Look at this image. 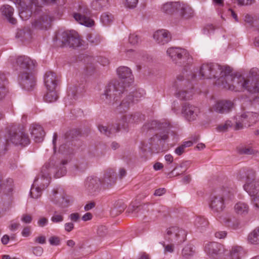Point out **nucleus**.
<instances>
[{
	"mask_svg": "<svg viewBox=\"0 0 259 259\" xmlns=\"http://www.w3.org/2000/svg\"><path fill=\"white\" fill-rule=\"evenodd\" d=\"M16 63L22 70L21 71L20 84L24 89L29 91L35 85L33 69L36 62L26 56H20L16 60Z\"/></svg>",
	"mask_w": 259,
	"mask_h": 259,
	"instance_id": "1",
	"label": "nucleus"
},
{
	"mask_svg": "<svg viewBox=\"0 0 259 259\" xmlns=\"http://www.w3.org/2000/svg\"><path fill=\"white\" fill-rule=\"evenodd\" d=\"M235 189L227 185L223 186L219 193L210 197L209 206L213 213L219 214L226 208V202L234 198Z\"/></svg>",
	"mask_w": 259,
	"mask_h": 259,
	"instance_id": "2",
	"label": "nucleus"
},
{
	"mask_svg": "<svg viewBox=\"0 0 259 259\" xmlns=\"http://www.w3.org/2000/svg\"><path fill=\"white\" fill-rule=\"evenodd\" d=\"M124 89L125 88L121 85L119 81L110 83L106 87L104 94L101 96V99L110 105H117Z\"/></svg>",
	"mask_w": 259,
	"mask_h": 259,
	"instance_id": "3",
	"label": "nucleus"
},
{
	"mask_svg": "<svg viewBox=\"0 0 259 259\" xmlns=\"http://www.w3.org/2000/svg\"><path fill=\"white\" fill-rule=\"evenodd\" d=\"M67 163L66 160H63L59 165L55 167L54 163L52 161L46 163L41 168L40 172L41 180H43V184L48 186L50 183V175L55 172V177L60 178L66 173V169L64 166Z\"/></svg>",
	"mask_w": 259,
	"mask_h": 259,
	"instance_id": "4",
	"label": "nucleus"
},
{
	"mask_svg": "<svg viewBox=\"0 0 259 259\" xmlns=\"http://www.w3.org/2000/svg\"><path fill=\"white\" fill-rule=\"evenodd\" d=\"M186 82L184 76L180 74L172 83V87L175 90V95L181 100H190L194 94L193 88L185 87Z\"/></svg>",
	"mask_w": 259,
	"mask_h": 259,
	"instance_id": "5",
	"label": "nucleus"
},
{
	"mask_svg": "<svg viewBox=\"0 0 259 259\" xmlns=\"http://www.w3.org/2000/svg\"><path fill=\"white\" fill-rule=\"evenodd\" d=\"M235 130L242 129L244 127L249 126L259 121V113L244 112L234 117Z\"/></svg>",
	"mask_w": 259,
	"mask_h": 259,
	"instance_id": "6",
	"label": "nucleus"
},
{
	"mask_svg": "<svg viewBox=\"0 0 259 259\" xmlns=\"http://www.w3.org/2000/svg\"><path fill=\"white\" fill-rule=\"evenodd\" d=\"M57 41L61 46L78 47L81 45V40L77 32L74 30L66 31L56 36Z\"/></svg>",
	"mask_w": 259,
	"mask_h": 259,
	"instance_id": "7",
	"label": "nucleus"
},
{
	"mask_svg": "<svg viewBox=\"0 0 259 259\" xmlns=\"http://www.w3.org/2000/svg\"><path fill=\"white\" fill-rule=\"evenodd\" d=\"M187 232L177 227H170L166 230V238L172 244L178 245L186 239Z\"/></svg>",
	"mask_w": 259,
	"mask_h": 259,
	"instance_id": "8",
	"label": "nucleus"
},
{
	"mask_svg": "<svg viewBox=\"0 0 259 259\" xmlns=\"http://www.w3.org/2000/svg\"><path fill=\"white\" fill-rule=\"evenodd\" d=\"M244 90L252 94L259 93V70L253 68L250 69L246 78V85Z\"/></svg>",
	"mask_w": 259,
	"mask_h": 259,
	"instance_id": "9",
	"label": "nucleus"
},
{
	"mask_svg": "<svg viewBox=\"0 0 259 259\" xmlns=\"http://www.w3.org/2000/svg\"><path fill=\"white\" fill-rule=\"evenodd\" d=\"M91 11L85 6H79L78 12L73 14V17L76 21L79 24L87 27L94 25V21L90 18Z\"/></svg>",
	"mask_w": 259,
	"mask_h": 259,
	"instance_id": "10",
	"label": "nucleus"
},
{
	"mask_svg": "<svg viewBox=\"0 0 259 259\" xmlns=\"http://www.w3.org/2000/svg\"><path fill=\"white\" fill-rule=\"evenodd\" d=\"M30 2L31 4L30 6H26L25 3L21 0H14V2L19 9V16L22 20H26L29 18L32 13L33 7L35 10L34 13L37 11V0H30Z\"/></svg>",
	"mask_w": 259,
	"mask_h": 259,
	"instance_id": "11",
	"label": "nucleus"
},
{
	"mask_svg": "<svg viewBox=\"0 0 259 259\" xmlns=\"http://www.w3.org/2000/svg\"><path fill=\"white\" fill-rule=\"evenodd\" d=\"M223 66L211 63L203 64L199 70V74L203 78H218Z\"/></svg>",
	"mask_w": 259,
	"mask_h": 259,
	"instance_id": "12",
	"label": "nucleus"
},
{
	"mask_svg": "<svg viewBox=\"0 0 259 259\" xmlns=\"http://www.w3.org/2000/svg\"><path fill=\"white\" fill-rule=\"evenodd\" d=\"M234 75L230 67L223 66L221 72H220L217 78L216 83L224 89L230 90V87H228L227 85L232 86Z\"/></svg>",
	"mask_w": 259,
	"mask_h": 259,
	"instance_id": "13",
	"label": "nucleus"
},
{
	"mask_svg": "<svg viewBox=\"0 0 259 259\" xmlns=\"http://www.w3.org/2000/svg\"><path fill=\"white\" fill-rule=\"evenodd\" d=\"M233 101L228 100H219L211 105L210 110L220 114H227L234 108Z\"/></svg>",
	"mask_w": 259,
	"mask_h": 259,
	"instance_id": "14",
	"label": "nucleus"
},
{
	"mask_svg": "<svg viewBox=\"0 0 259 259\" xmlns=\"http://www.w3.org/2000/svg\"><path fill=\"white\" fill-rule=\"evenodd\" d=\"M182 113L188 121H194L198 119L201 114L200 109L190 104H185L182 107Z\"/></svg>",
	"mask_w": 259,
	"mask_h": 259,
	"instance_id": "15",
	"label": "nucleus"
},
{
	"mask_svg": "<svg viewBox=\"0 0 259 259\" xmlns=\"http://www.w3.org/2000/svg\"><path fill=\"white\" fill-rule=\"evenodd\" d=\"M204 250L207 254L213 258L219 257L222 254L225 255L227 252L223 245L216 242L206 243Z\"/></svg>",
	"mask_w": 259,
	"mask_h": 259,
	"instance_id": "16",
	"label": "nucleus"
},
{
	"mask_svg": "<svg viewBox=\"0 0 259 259\" xmlns=\"http://www.w3.org/2000/svg\"><path fill=\"white\" fill-rule=\"evenodd\" d=\"M244 189L251 197L257 194L259 191V179H255L254 172H251L250 176H247Z\"/></svg>",
	"mask_w": 259,
	"mask_h": 259,
	"instance_id": "17",
	"label": "nucleus"
},
{
	"mask_svg": "<svg viewBox=\"0 0 259 259\" xmlns=\"http://www.w3.org/2000/svg\"><path fill=\"white\" fill-rule=\"evenodd\" d=\"M117 74L121 79L120 84L125 88L133 82L134 77L131 69L126 66H120L117 69Z\"/></svg>",
	"mask_w": 259,
	"mask_h": 259,
	"instance_id": "18",
	"label": "nucleus"
},
{
	"mask_svg": "<svg viewBox=\"0 0 259 259\" xmlns=\"http://www.w3.org/2000/svg\"><path fill=\"white\" fill-rule=\"evenodd\" d=\"M85 188L89 193L95 194L99 192L102 188L101 180L96 177H88L85 182Z\"/></svg>",
	"mask_w": 259,
	"mask_h": 259,
	"instance_id": "19",
	"label": "nucleus"
},
{
	"mask_svg": "<svg viewBox=\"0 0 259 259\" xmlns=\"http://www.w3.org/2000/svg\"><path fill=\"white\" fill-rule=\"evenodd\" d=\"M9 140L16 145L25 146L30 143L28 136L23 132L11 134Z\"/></svg>",
	"mask_w": 259,
	"mask_h": 259,
	"instance_id": "20",
	"label": "nucleus"
},
{
	"mask_svg": "<svg viewBox=\"0 0 259 259\" xmlns=\"http://www.w3.org/2000/svg\"><path fill=\"white\" fill-rule=\"evenodd\" d=\"M232 86L230 87V90L235 92H241L244 91L245 85H246V78L242 75H234L233 81Z\"/></svg>",
	"mask_w": 259,
	"mask_h": 259,
	"instance_id": "21",
	"label": "nucleus"
},
{
	"mask_svg": "<svg viewBox=\"0 0 259 259\" xmlns=\"http://www.w3.org/2000/svg\"><path fill=\"white\" fill-rule=\"evenodd\" d=\"M166 54L174 61H176L183 58H187L189 56V53L186 50L178 48L168 49Z\"/></svg>",
	"mask_w": 259,
	"mask_h": 259,
	"instance_id": "22",
	"label": "nucleus"
},
{
	"mask_svg": "<svg viewBox=\"0 0 259 259\" xmlns=\"http://www.w3.org/2000/svg\"><path fill=\"white\" fill-rule=\"evenodd\" d=\"M153 37L155 41L160 45L167 44L171 40L170 33L165 29L158 30L155 31Z\"/></svg>",
	"mask_w": 259,
	"mask_h": 259,
	"instance_id": "23",
	"label": "nucleus"
},
{
	"mask_svg": "<svg viewBox=\"0 0 259 259\" xmlns=\"http://www.w3.org/2000/svg\"><path fill=\"white\" fill-rule=\"evenodd\" d=\"M101 180L102 186L109 188L113 185L116 181L115 172L111 169L107 170Z\"/></svg>",
	"mask_w": 259,
	"mask_h": 259,
	"instance_id": "24",
	"label": "nucleus"
},
{
	"mask_svg": "<svg viewBox=\"0 0 259 259\" xmlns=\"http://www.w3.org/2000/svg\"><path fill=\"white\" fill-rule=\"evenodd\" d=\"M53 20V17L44 14L38 19L33 21L32 25L36 28L46 29L50 26V24Z\"/></svg>",
	"mask_w": 259,
	"mask_h": 259,
	"instance_id": "25",
	"label": "nucleus"
},
{
	"mask_svg": "<svg viewBox=\"0 0 259 259\" xmlns=\"http://www.w3.org/2000/svg\"><path fill=\"white\" fill-rule=\"evenodd\" d=\"M30 131L35 142L39 143L43 141L45 133L40 125L36 123L32 124L30 127Z\"/></svg>",
	"mask_w": 259,
	"mask_h": 259,
	"instance_id": "26",
	"label": "nucleus"
},
{
	"mask_svg": "<svg viewBox=\"0 0 259 259\" xmlns=\"http://www.w3.org/2000/svg\"><path fill=\"white\" fill-rule=\"evenodd\" d=\"M56 74L51 71L47 72L44 77V82L47 90L56 89L57 84Z\"/></svg>",
	"mask_w": 259,
	"mask_h": 259,
	"instance_id": "27",
	"label": "nucleus"
},
{
	"mask_svg": "<svg viewBox=\"0 0 259 259\" xmlns=\"http://www.w3.org/2000/svg\"><path fill=\"white\" fill-rule=\"evenodd\" d=\"M137 119L136 115L125 114L122 116L116 126L119 127V130L121 128L125 130L129 124L136 122Z\"/></svg>",
	"mask_w": 259,
	"mask_h": 259,
	"instance_id": "28",
	"label": "nucleus"
},
{
	"mask_svg": "<svg viewBox=\"0 0 259 259\" xmlns=\"http://www.w3.org/2000/svg\"><path fill=\"white\" fill-rule=\"evenodd\" d=\"M245 254L243 248L238 245H235L232 247L229 252H226L225 255H229L231 259H241Z\"/></svg>",
	"mask_w": 259,
	"mask_h": 259,
	"instance_id": "29",
	"label": "nucleus"
},
{
	"mask_svg": "<svg viewBox=\"0 0 259 259\" xmlns=\"http://www.w3.org/2000/svg\"><path fill=\"white\" fill-rule=\"evenodd\" d=\"M1 11L8 20V21L12 24H15L17 22L16 19L12 17L14 10L9 5H4L1 8Z\"/></svg>",
	"mask_w": 259,
	"mask_h": 259,
	"instance_id": "30",
	"label": "nucleus"
},
{
	"mask_svg": "<svg viewBox=\"0 0 259 259\" xmlns=\"http://www.w3.org/2000/svg\"><path fill=\"white\" fill-rule=\"evenodd\" d=\"M181 15L185 19H189L194 16V11L192 8L186 4L181 3L178 8Z\"/></svg>",
	"mask_w": 259,
	"mask_h": 259,
	"instance_id": "31",
	"label": "nucleus"
},
{
	"mask_svg": "<svg viewBox=\"0 0 259 259\" xmlns=\"http://www.w3.org/2000/svg\"><path fill=\"white\" fill-rule=\"evenodd\" d=\"M234 210L236 214L240 215H245L249 211V206L246 203L240 201L234 205Z\"/></svg>",
	"mask_w": 259,
	"mask_h": 259,
	"instance_id": "32",
	"label": "nucleus"
},
{
	"mask_svg": "<svg viewBox=\"0 0 259 259\" xmlns=\"http://www.w3.org/2000/svg\"><path fill=\"white\" fill-rule=\"evenodd\" d=\"M180 7V2H168L162 5L161 10L164 13L170 14L175 10L178 11V8Z\"/></svg>",
	"mask_w": 259,
	"mask_h": 259,
	"instance_id": "33",
	"label": "nucleus"
},
{
	"mask_svg": "<svg viewBox=\"0 0 259 259\" xmlns=\"http://www.w3.org/2000/svg\"><path fill=\"white\" fill-rule=\"evenodd\" d=\"M247 240V242L251 244H259V226L249 233Z\"/></svg>",
	"mask_w": 259,
	"mask_h": 259,
	"instance_id": "34",
	"label": "nucleus"
},
{
	"mask_svg": "<svg viewBox=\"0 0 259 259\" xmlns=\"http://www.w3.org/2000/svg\"><path fill=\"white\" fill-rule=\"evenodd\" d=\"M98 129L101 133L107 136H109L110 135L119 131V128L118 126H116V124L112 125L110 127H107L106 126L100 125H99Z\"/></svg>",
	"mask_w": 259,
	"mask_h": 259,
	"instance_id": "35",
	"label": "nucleus"
},
{
	"mask_svg": "<svg viewBox=\"0 0 259 259\" xmlns=\"http://www.w3.org/2000/svg\"><path fill=\"white\" fill-rule=\"evenodd\" d=\"M0 177V193L3 192L6 194H9L13 190L12 181L7 180L5 183H2Z\"/></svg>",
	"mask_w": 259,
	"mask_h": 259,
	"instance_id": "36",
	"label": "nucleus"
},
{
	"mask_svg": "<svg viewBox=\"0 0 259 259\" xmlns=\"http://www.w3.org/2000/svg\"><path fill=\"white\" fill-rule=\"evenodd\" d=\"M34 185L35 184H33L31 188L30 194L32 198L37 199L41 196L42 190L46 188L48 186L45 185V184L43 183L42 185H40V187H35Z\"/></svg>",
	"mask_w": 259,
	"mask_h": 259,
	"instance_id": "37",
	"label": "nucleus"
},
{
	"mask_svg": "<svg viewBox=\"0 0 259 259\" xmlns=\"http://www.w3.org/2000/svg\"><path fill=\"white\" fill-rule=\"evenodd\" d=\"M58 98V95L56 89L47 90V94L45 96V101L49 103H52L56 101Z\"/></svg>",
	"mask_w": 259,
	"mask_h": 259,
	"instance_id": "38",
	"label": "nucleus"
},
{
	"mask_svg": "<svg viewBox=\"0 0 259 259\" xmlns=\"http://www.w3.org/2000/svg\"><path fill=\"white\" fill-rule=\"evenodd\" d=\"M238 152L242 154L257 155L258 151L253 149L250 147L241 146L238 148Z\"/></svg>",
	"mask_w": 259,
	"mask_h": 259,
	"instance_id": "39",
	"label": "nucleus"
},
{
	"mask_svg": "<svg viewBox=\"0 0 259 259\" xmlns=\"http://www.w3.org/2000/svg\"><path fill=\"white\" fill-rule=\"evenodd\" d=\"M127 55L129 57H133L138 60H145L149 59V57L144 53L136 52L133 50H130L126 51Z\"/></svg>",
	"mask_w": 259,
	"mask_h": 259,
	"instance_id": "40",
	"label": "nucleus"
},
{
	"mask_svg": "<svg viewBox=\"0 0 259 259\" xmlns=\"http://www.w3.org/2000/svg\"><path fill=\"white\" fill-rule=\"evenodd\" d=\"M62 201L60 202L59 205L62 208L68 207L73 201L72 197L66 194L61 196Z\"/></svg>",
	"mask_w": 259,
	"mask_h": 259,
	"instance_id": "41",
	"label": "nucleus"
},
{
	"mask_svg": "<svg viewBox=\"0 0 259 259\" xmlns=\"http://www.w3.org/2000/svg\"><path fill=\"white\" fill-rule=\"evenodd\" d=\"M235 125L233 126V123L230 120H227L225 123L219 124L216 128L217 131L219 132H225L231 127L234 128Z\"/></svg>",
	"mask_w": 259,
	"mask_h": 259,
	"instance_id": "42",
	"label": "nucleus"
},
{
	"mask_svg": "<svg viewBox=\"0 0 259 259\" xmlns=\"http://www.w3.org/2000/svg\"><path fill=\"white\" fill-rule=\"evenodd\" d=\"M194 253L192 247L187 245L183 249L182 254L184 259H190L193 255Z\"/></svg>",
	"mask_w": 259,
	"mask_h": 259,
	"instance_id": "43",
	"label": "nucleus"
},
{
	"mask_svg": "<svg viewBox=\"0 0 259 259\" xmlns=\"http://www.w3.org/2000/svg\"><path fill=\"white\" fill-rule=\"evenodd\" d=\"M101 21L104 25H107L112 22L113 16L108 13H104L101 16Z\"/></svg>",
	"mask_w": 259,
	"mask_h": 259,
	"instance_id": "44",
	"label": "nucleus"
},
{
	"mask_svg": "<svg viewBox=\"0 0 259 259\" xmlns=\"http://www.w3.org/2000/svg\"><path fill=\"white\" fill-rule=\"evenodd\" d=\"M88 40L94 45H98L101 41L100 36L98 34H90L87 36Z\"/></svg>",
	"mask_w": 259,
	"mask_h": 259,
	"instance_id": "45",
	"label": "nucleus"
},
{
	"mask_svg": "<svg viewBox=\"0 0 259 259\" xmlns=\"http://www.w3.org/2000/svg\"><path fill=\"white\" fill-rule=\"evenodd\" d=\"M64 220V215L62 212L55 211L51 218V221L54 223H60Z\"/></svg>",
	"mask_w": 259,
	"mask_h": 259,
	"instance_id": "46",
	"label": "nucleus"
},
{
	"mask_svg": "<svg viewBox=\"0 0 259 259\" xmlns=\"http://www.w3.org/2000/svg\"><path fill=\"white\" fill-rule=\"evenodd\" d=\"M215 216L222 223H224L226 225L229 226L231 222V219L228 214H221V213H220L219 214H216Z\"/></svg>",
	"mask_w": 259,
	"mask_h": 259,
	"instance_id": "47",
	"label": "nucleus"
},
{
	"mask_svg": "<svg viewBox=\"0 0 259 259\" xmlns=\"http://www.w3.org/2000/svg\"><path fill=\"white\" fill-rule=\"evenodd\" d=\"M61 196H58V191L56 190H53L52 193L50 195V200L55 204L60 203V198Z\"/></svg>",
	"mask_w": 259,
	"mask_h": 259,
	"instance_id": "48",
	"label": "nucleus"
},
{
	"mask_svg": "<svg viewBox=\"0 0 259 259\" xmlns=\"http://www.w3.org/2000/svg\"><path fill=\"white\" fill-rule=\"evenodd\" d=\"M128 39L130 43L133 45H137L141 41L140 37L135 33L130 34Z\"/></svg>",
	"mask_w": 259,
	"mask_h": 259,
	"instance_id": "49",
	"label": "nucleus"
},
{
	"mask_svg": "<svg viewBox=\"0 0 259 259\" xmlns=\"http://www.w3.org/2000/svg\"><path fill=\"white\" fill-rule=\"evenodd\" d=\"M195 225L198 228L205 227L207 225V222L205 219L198 218L195 220Z\"/></svg>",
	"mask_w": 259,
	"mask_h": 259,
	"instance_id": "50",
	"label": "nucleus"
},
{
	"mask_svg": "<svg viewBox=\"0 0 259 259\" xmlns=\"http://www.w3.org/2000/svg\"><path fill=\"white\" fill-rule=\"evenodd\" d=\"M21 221L25 224H30L32 221V217L29 214H23L21 218Z\"/></svg>",
	"mask_w": 259,
	"mask_h": 259,
	"instance_id": "51",
	"label": "nucleus"
},
{
	"mask_svg": "<svg viewBox=\"0 0 259 259\" xmlns=\"http://www.w3.org/2000/svg\"><path fill=\"white\" fill-rule=\"evenodd\" d=\"M31 234V228L30 226L25 227L21 232V235L24 237H28Z\"/></svg>",
	"mask_w": 259,
	"mask_h": 259,
	"instance_id": "52",
	"label": "nucleus"
},
{
	"mask_svg": "<svg viewBox=\"0 0 259 259\" xmlns=\"http://www.w3.org/2000/svg\"><path fill=\"white\" fill-rule=\"evenodd\" d=\"M49 242L52 245L57 246L60 244V239L57 236H52L49 239Z\"/></svg>",
	"mask_w": 259,
	"mask_h": 259,
	"instance_id": "53",
	"label": "nucleus"
},
{
	"mask_svg": "<svg viewBox=\"0 0 259 259\" xmlns=\"http://www.w3.org/2000/svg\"><path fill=\"white\" fill-rule=\"evenodd\" d=\"M138 0H125V5L129 8H134L136 7Z\"/></svg>",
	"mask_w": 259,
	"mask_h": 259,
	"instance_id": "54",
	"label": "nucleus"
},
{
	"mask_svg": "<svg viewBox=\"0 0 259 259\" xmlns=\"http://www.w3.org/2000/svg\"><path fill=\"white\" fill-rule=\"evenodd\" d=\"M107 232V228L106 227L101 226L98 227L97 230L98 234L101 237L105 236Z\"/></svg>",
	"mask_w": 259,
	"mask_h": 259,
	"instance_id": "55",
	"label": "nucleus"
},
{
	"mask_svg": "<svg viewBox=\"0 0 259 259\" xmlns=\"http://www.w3.org/2000/svg\"><path fill=\"white\" fill-rule=\"evenodd\" d=\"M174 244H167L165 245L164 243L163 244V246L164 247V253L169 252L171 253L174 251Z\"/></svg>",
	"mask_w": 259,
	"mask_h": 259,
	"instance_id": "56",
	"label": "nucleus"
},
{
	"mask_svg": "<svg viewBox=\"0 0 259 259\" xmlns=\"http://www.w3.org/2000/svg\"><path fill=\"white\" fill-rule=\"evenodd\" d=\"M227 233L226 231H218L215 233L214 236L218 239H224L226 237Z\"/></svg>",
	"mask_w": 259,
	"mask_h": 259,
	"instance_id": "57",
	"label": "nucleus"
},
{
	"mask_svg": "<svg viewBox=\"0 0 259 259\" xmlns=\"http://www.w3.org/2000/svg\"><path fill=\"white\" fill-rule=\"evenodd\" d=\"M48 224V220L45 217L40 218L37 222V224H38V226H39L40 227H43L46 226Z\"/></svg>",
	"mask_w": 259,
	"mask_h": 259,
	"instance_id": "58",
	"label": "nucleus"
},
{
	"mask_svg": "<svg viewBox=\"0 0 259 259\" xmlns=\"http://www.w3.org/2000/svg\"><path fill=\"white\" fill-rule=\"evenodd\" d=\"M160 215V211L158 209L156 210H153L150 213L151 219L153 221H155L159 218Z\"/></svg>",
	"mask_w": 259,
	"mask_h": 259,
	"instance_id": "59",
	"label": "nucleus"
},
{
	"mask_svg": "<svg viewBox=\"0 0 259 259\" xmlns=\"http://www.w3.org/2000/svg\"><path fill=\"white\" fill-rule=\"evenodd\" d=\"M34 241L36 243H39V244H45L46 241V238L45 236L41 235L39 236L34 239Z\"/></svg>",
	"mask_w": 259,
	"mask_h": 259,
	"instance_id": "60",
	"label": "nucleus"
},
{
	"mask_svg": "<svg viewBox=\"0 0 259 259\" xmlns=\"http://www.w3.org/2000/svg\"><path fill=\"white\" fill-rule=\"evenodd\" d=\"M33 252L36 256H40L43 252V249L40 246H36L33 248Z\"/></svg>",
	"mask_w": 259,
	"mask_h": 259,
	"instance_id": "61",
	"label": "nucleus"
},
{
	"mask_svg": "<svg viewBox=\"0 0 259 259\" xmlns=\"http://www.w3.org/2000/svg\"><path fill=\"white\" fill-rule=\"evenodd\" d=\"M65 230L68 232H70L74 229V224L73 223L69 222L64 224Z\"/></svg>",
	"mask_w": 259,
	"mask_h": 259,
	"instance_id": "62",
	"label": "nucleus"
},
{
	"mask_svg": "<svg viewBox=\"0 0 259 259\" xmlns=\"http://www.w3.org/2000/svg\"><path fill=\"white\" fill-rule=\"evenodd\" d=\"M20 224L19 223H17L14 221H12L9 226V228L11 231H14L17 230Z\"/></svg>",
	"mask_w": 259,
	"mask_h": 259,
	"instance_id": "63",
	"label": "nucleus"
},
{
	"mask_svg": "<svg viewBox=\"0 0 259 259\" xmlns=\"http://www.w3.org/2000/svg\"><path fill=\"white\" fill-rule=\"evenodd\" d=\"M252 201L253 205L259 208V194L257 195H255L254 196H252Z\"/></svg>",
	"mask_w": 259,
	"mask_h": 259,
	"instance_id": "64",
	"label": "nucleus"
}]
</instances>
